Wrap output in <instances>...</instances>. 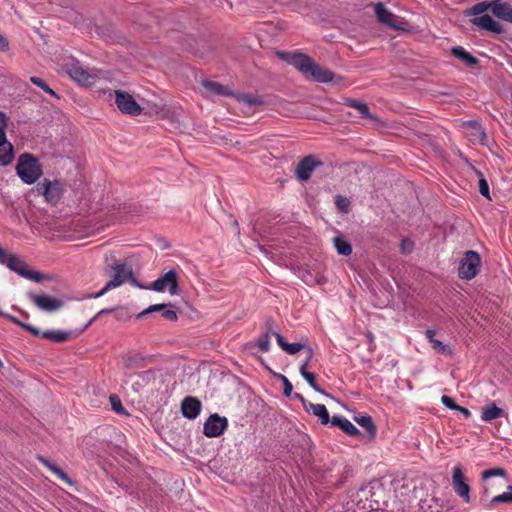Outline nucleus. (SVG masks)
<instances>
[{
  "mask_svg": "<svg viewBox=\"0 0 512 512\" xmlns=\"http://www.w3.org/2000/svg\"><path fill=\"white\" fill-rule=\"evenodd\" d=\"M277 55L280 59L294 66L303 75L316 82L328 83L334 78V73L332 71L323 69L306 54L299 52H278Z\"/></svg>",
  "mask_w": 512,
  "mask_h": 512,
  "instance_id": "1",
  "label": "nucleus"
},
{
  "mask_svg": "<svg viewBox=\"0 0 512 512\" xmlns=\"http://www.w3.org/2000/svg\"><path fill=\"white\" fill-rule=\"evenodd\" d=\"M15 169L19 179L26 185L38 183L43 175L39 159L28 152L19 155Z\"/></svg>",
  "mask_w": 512,
  "mask_h": 512,
  "instance_id": "2",
  "label": "nucleus"
},
{
  "mask_svg": "<svg viewBox=\"0 0 512 512\" xmlns=\"http://www.w3.org/2000/svg\"><path fill=\"white\" fill-rule=\"evenodd\" d=\"M33 192L37 196H42L48 204L57 205L64 195L65 188L64 184L59 179L51 180L44 178L36 184L33 188Z\"/></svg>",
  "mask_w": 512,
  "mask_h": 512,
  "instance_id": "3",
  "label": "nucleus"
},
{
  "mask_svg": "<svg viewBox=\"0 0 512 512\" xmlns=\"http://www.w3.org/2000/svg\"><path fill=\"white\" fill-rule=\"evenodd\" d=\"M2 265H6L11 271L17 273L21 277L26 279L39 282L43 279V275L36 271H31L28 269V265L17 255L8 254L6 252L5 257L3 258Z\"/></svg>",
  "mask_w": 512,
  "mask_h": 512,
  "instance_id": "4",
  "label": "nucleus"
},
{
  "mask_svg": "<svg viewBox=\"0 0 512 512\" xmlns=\"http://www.w3.org/2000/svg\"><path fill=\"white\" fill-rule=\"evenodd\" d=\"M150 289L156 292L168 290L169 294L172 296L180 295L181 290L176 270L172 269L162 274L151 283Z\"/></svg>",
  "mask_w": 512,
  "mask_h": 512,
  "instance_id": "5",
  "label": "nucleus"
},
{
  "mask_svg": "<svg viewBox=\"0 0 512 512\" xmlns=\"http://www.w3.org/2000/svg\"><path fill=\"white\" fill-rule=\"evenodd\" d=\"M113 275L108 281V287L117 288L126 282L137 285L136 279L133 274V269L126 263H118L111 267Z\"/></svg>",
  "mask_w": 512,
  "mask_h": 512,
  "instance_id": "6",
  "label": "nucleus"
},
{
  "mask_svg": "<svg viewBox=\"0 0 512 512\" xmlns=\"http://www.w3.org/2000/svg\"><path fill=\"white\" fill-rule=\"evenodd\" d=\"M480 265V255L476 251L466 252L465 257L460 261L458 275L461 279L470 280L477 274V267Z\"/></svg>",
  "mask_w": 512,
  "mask_h": 512,
  "instance_id": "7",
  "label": "nucleus"
},
{
  "mask_svg": "<svg viewBox=\"0 0 512 512\" xmlns=\"http://www.w3.org/2000/svg\"><path fill=\"white\" fill-rule=\"evenodd\" d=\"M115 103L117 108L124 114L137 116L141 113L142 108L132 95L125 91H115Z\"/></svg>",
  "mask_w": 512,
  "mask_h": 512,
  "instance_id": "8",
  "label": "nucleus"
},
{
  "mask_svg": "<svg viewBox=\"0 0 512 512\" xmlns=\"http://www.w3.org/2000/svg\"><path fill=\"white\" fill-rule=\"evenodd\" d=\"M67 72L75 82L82 86H92L97 79V76L85 69L79 61L69 63Z\"/></svg>",
  "mask_w": 512,
  "mask_h": 512,
  "instance_id": "9",
  "label": "nucleus"
},
{
  "mask_svg": "<svg viewBox=\"0 0 512 512\" xmlns=\"http://www.w3.org/2000/svg\"><path fill=\"white\" fill-rule=\"evenodd\" d=\"M228 427V420L219 414H211L204 423L203 433L209 438L219 437Z\"/></svg>",
  "mask_w": 512,
  "mask_h": 512,
  "instance_id": "10",
  "label": "nucleus"
},
{
  "mask_svg": "<svg viewBox=\"0 0 512 512\" xmlns=\"http://www.w3.org/2000/svg\"><path fill=\"white\" fill-rule=\"evenodd\" d=\"M487 10L491 11L495 17L512 23V5L510 3L502 0L482 2V13Z\"/></svg>",
  "mask_w": 512,
  "mask_h": 512,
  "instance_id": "11",
  "label": "nucleus"
},
{
  "mask_svg": "<svg viewBox=\"0 0 512 512\" xmlns=\"http://www.w3.org/2000/svg\"><path fill=\"white\" fill-rule=\"evenodd\" d=\"M25 326H28L32 330H27L32 335L37 337H42L44 339L50 340L54 343H63L70 340L73 337V333L71 331H62V330H46L40 331L38 328L32 326L31 324L25 323Z\"/></svg>",
  "mask_w": 512,
  "mask_h": 512,
  "instance_id": "12",
  "label": "nucleus"
},
{
  "mask_svg": "<svg viewBox=\"0 0 512 512\" xmlns=\"http://www.w3.org/2000/svg\"><path fill=\"white\" fill-rule=\"evenodd\" d=\"M28 297L39 309L46 312L56 311L64 305L62 300L45 294L28 293Z\"/></svg>",
  "mask_w": 512,
  "mask_h": 512,
  "instance_id": "13",
  "label": "nucleus"
},
{
  "mask_svg": "<svg viewBox=\"0 0 512 512\" xmlns=\"http://www.w3.org/2000/svg\"><path fill=\"white\" fill-rule=\"evenodd\" d=\"M452 485L455 493L463 499L464 502H470V486L464 480L461 467L453 468Z\"/></svg>",
  "mask_w": 512,
  "mask_h": 512,
  "instance_id": "14",
  "label": "nucleus"
},
{
  "mask_svg": "<svg viewBox=\"0 0 512 512\" xmlns=\"http://www.w3.org/2000/svg\"><path fill=\"white\" fill-rule=\"evenodd\" d=\"M321 165L322 163L318 161L314 156H306L297 165L296 176L302 181H307L310 179L315 168Z\"/></svg>",
  "mask_w": 512,
  "mask_h": 512,
  "instance_id": "15",
  "label": "nucleus"
},
{
  "mask_svg": "<svg viewBox=\"0 0 512 512\" xmlns=\"http://www.w3.org/2000/svg\"><path fill=\"white\" fill-rule=\"evenodd\" d=\"M201 408L202 404L200 400L193 396H187L181 402L182 415L189 420L197 418L201 412Z\"/></svg>",
  "mask_w": 512,
  "mask_h": 512,
  "instance_id": "16",
  "label": "nucleus"
},
{
  "mask_svg": "<svg viewBox=\"0 0 512 512\" xmlns=\"http://www.w3.org/2000/svg\"><path fill=\"white\" fill-rule=\"evenodd\" d=\"M14 156L13 144L7 140L6 134L0 133V167L11 164Z\"/></svg>",
  "mask_w": 512,
  "mask_h": 512,
  "instance_id": "17",
  "label": "nucleus"
},
{
  "mask_svg": "<svg viewBox=\"0 0 512 512\" xmlns=\"http://www.w3.org/2000/svg\"><path fill=\"white\" fill-rule=\"evenodd\" d=\"M271 328L269 331H266L265 333H262L259 338L256 341L248 342L245 345V349L250 351L251 353H254L255 349L258 348L262 352H268L270 350L271 344H270V336H271Z\"/></svg>",
  "mask_w": 512,
  "mask_h": 512,
  "instance_id": "18",
  "label": "nucleus"
},
{
  "mask_svg": "<svg viewBox=\"0 0 512 512\" xmlns=\"http://www.w3.org/2000/svg\"><path fill=\"white\" fill-rule=\"evenodd\" d=\"M375 13L379 22L386 24L389 27H397L395 23V15L389 11L383 3H377L375 5Z\"/></svg>",
  "mask_w": 512,
  "mask_h": 512,
  "instance_id": "19",
  "label": "nucleus"
},
{
  "mask_svg": "<svg viewBox=\"0 0 512 512\" xmlns=\"http://www.w3.org/2000/svg\"><path fill=\"white\" fill-rule=\"evenodd\" d=\"M305 411L317 416L322 425H327L330 422L329 412L324 404L310 403Z\"/></svg>",
  "mask_w": 512,
  "mask_h": 512,
  "instance_id": "20",
  "label": "nucleus"
},
{
  "mask_svg": "<svg viewBox=\"0 0 512 512\" xmlns=\"http://www.w3.org/2000/svg\"><path fill=\"white\" fill-rule=\"evenodd\" d=\"M149 361H151L150 356H144L140 353H135L125 356L124 365L127 369L142 368Z\"/></svg>",
  "mask_w": 512,
  "mask_h": 512,
  "instance_id": "21",
  "label": "nucleus"
},
{
  "mask_svg": "<svg viewBox=\"0 0 512 512\" xmlns=\"http://www.w3.org/2000/svg\"><path fill=\"white\" fill-rule=\"evenodd\" d=\"M37 459L40 463H42L45 467H47L54 475H56L59 479L62 481L71 484L72 481L69 478V476L57 465H55L53 462H51L49 459L42 455H38Z\"/></svg>",
  "mask_w": 512,
  "mask_h": 512,
  "instance_id": "22",
  "label": "nucleus"
},
{
  "mask_svg": "<svg viewBox=\"0 0 512 512\" xmlns=\"http://www.w3.org/2000/svg\"><path fill=\"white\" fill-rule=\"evenodd\" d=\"M300 374L301 376L306 380V382L309 384V386L316 392L328 396V393H326L316 382L315 378L316 375L313 372L307 371V362H303L300 366Z\"/></svg>",
  "mask_w": 512,
  "mask_h": 512,
  "instance_id": "23",
  "label": "nucleus"
},
{
  "mask_svg": "<svg viewBox=\"0 0 512 512\" xmlns=\"http://www.w3.org/2000/svg\"><path fill=\"white\" fill-rule=\"evenodd\" d=\"M451 54L467 66H473L478 63V59L461 46L452 47Z\"/></svg>",
  "mask_w": 512,
  "mask_h": 512,
  "instance_id": "24",
  "label": "nucleus"
},
{
  "mask_svg": "<svg viewBox=\"0 0 512 512\" xmlns=\"http://www.w3.org/2000/svg\"><path fill=\"white\" fill-rule=\"evenodd\" d=\"M506 476H507V472L504 468H501V467L490 468V469H486L482 472V481H484L485 483L488 484V481L490 478L500 477L501 481L498 485V488H502L506 482Z\"/></svg>",
  "mask_w": 512,
  "mask_h": 512,
  "instance_id": "25",
  "label": "nucleus"
},
{
  "mask_svg": "<svg viewBox=\"0 0 512 512\" xmlns=\"http://www.w3.org/2000/svg\"><path fill=\"white\" fill-rule=\"evenodd\" d=\"M355 422L363 427L370 436L374 437L376 434V426L374 421L370 415L367 414H359L354 417Z\"/></svg>",
  "mask_w": 512,
  "mask_h": 512,
  "instance_id": "26",
  "label": "nucleus"
},
{
  "mask_svg": "<svg viewBox=\"0 0 512 512\" xmlns=\"http://www.w3.org/2000/svg\"><path fill=\"white\" fill-rule=\"evenodd\" d=\"M346 104L349 107L355 108L362 118L376 119L375 116L370 113L369 107L366 103L356 99H348Z\"/></svg>",
  "mask_w": 512,
  "mask_h": 512,
  "instance_id": "27",
  "label": "nucleus"
},
{
  "mask_svg": "<svg viewBox=\"0 0 512 512\" xmlns=\"http://www.w3.org/2000/svg\"><path fill=\"white\" fill-rule=\"evenodd\" d=\"M503 414L504 411L502 408L497 407L495 403H490L482 410V420L492 421L501 417Z\"/></svg>",
  "mask_w": 512,
  "mask_h": 512,
  "instance_id": "28",
  "label": "nucleus"
},
{
  "mask_svg": "<svg viewBox=\"0 0 512 512\" xmlns=\"http://www.w3.org/2000/svg\"><path fill=\"white\" fill-rule=\"evenodd\" d=\"M482 30H487L496 34L503 32V27L500 22L494 20L488 14L482 15Z\"/></svg>",
  "mask_w": 512,
  "mask_h": 512,
  "instance_id": "29",
  "label": "nucleus"
},
{
  "mask_svg": "<svg viewBox=\"0 0 512 512\" xmlns=\"http://www.w3.org/2000/svg\"><path fill=\"white\" fill-rule=\"evenodd\" d=\"M334 247L339 255L350 256L352 253V245L341 237L333 239Z\"/></svg>",
  "mask_w": 512,
  "mask_h": 512,
  "instance_id": "30",
  "label": "nucleus"
},
{
  "mask_svg": "<svg viewBox=\"0 0 512 512\" xmlns=\"http://www.w3.org/2000/svg\"><path fill=\"white\" fill-rule=\"evenodd\" d=\"M203 86L215 95L226 96L230 94L228 87L214 81H204Z\"/></svg>",
  "mask_w": 512,
  "mask_h": 512,
  "instance_id": "31",
  "label": "nucleus"
},
{
  "mask_svg": "<svg viewBox=\"0 0 512 512\" xmlns=\"http://www.w3.org/2000/svg\"><path fill=\"white\" fill-rule=\"evenodd\" d=\"M499 503H512V485L507 486V491L494 496L490 501V506L494 507Z\"/></svg>",
  "mask_w": 512,
  "mask_h": 512,
  "instance_id": "32",
  "label": "nucleus"
},
{
  "mask_svg": "<svg viewBox=\"0 0 512 512\" xmlns=\"http://www.w3.org/2000/svg\"><path fill=\"white\" fill-rule=\"evenodd\" d=\"M30 81L38 86L39 88H41L45 93L59 99V95L52 89L48 86V84L40 77H37V76H32L30 77Z\"/></svg>",
  "mask_w": 512,
  "mask_h": 512,
  "instance_id": "33",
  "label": "nucleus"
},
{
  "mask_svg": "<svg viewBox=\"0 0 512 512\" xmlns=\"http://www.w3.org/2000/svg\"><path fill=\"white\" fill-rule=\"evenodd\" d=\"M238 101L249 107L260 105L263 103V100L259 96L252 94H241L238 96Z\"/></svg>",
  "mask_w": 512,
  "mask_h": 512,
  "instance_id": "34",
  "label": "nucleus"
},
{
  "mask_svg": "<svg viewBox=\"0 0 512 512\" xmlns=\"http://www.w3.org/2000/svg\"><path fill=\"white\" fill-rule=\"evenodd\" d=\"M109 399H110V403H111L112 409L116 413L121 414V415H127L128 414L126 409L122 405V402H121L120 398L117 395L112 394V395H110Z\"/></svg>",
  "mask_w": 512,
  "mask_h": 512,
  "instance_id": "35",
  "label": "nucleus"
},
{
  "mask_svg": "<svg viewBox=\"0 0 512 512\" xmlns=\"http://www.w3.org/2000/svg\"><path fill=\"white\" fill-rule=\"evenodd\" d=\"M340 429L349 436H357L360 434L357 427L347 418L342 422Z\"/></svg>",
  "mask_w": 512,
  "mask_h": 512,
  "instance_id": "36",
  "label": "nucleus"
},
{
  "mask_svg": "<svg viewBox=\"0 0 512 512\" xmlns=\"http://www.w3.org/2000/svg\"><path fill=\"white\" fill-rule=\"evenodd\" d=\"M172 304L171 303H165V309L161 310V316L165 320L175 322L178 319L177 312L173 309H171Z\"/></svg>",
  "mask_w": 512,
  "mask_h": 512,
  "instance_id": "37",
  "label": "nucleus"
},
{
  "mask_svg": "<svg viewBox=\"0 0 512 512\" xmlns=\"http://www.w3.org/2000/svg\"><path fill=\"white\" fill-rule=\"evenodd\" d=\"M164 309H165V303L153 304V305H150L149 307H147L146 309H144L142 312L138 313L136 318L140 319V318H142L146 315H149L151 313L161 312V310H164Z\"/></svg>",
  "mask_w": 512,
  "mask_h": 512,
  "instance_id": "38",
  "label": "nucleus"
},
{
  "mask_svg": "<svg viewBox=\"0 0 512 512\" xmlns=\"http://www.w3.org/2000/svg\"><path fill=\"white\" fill-rule=\"evenodd\" d=\"M431 345H432L433 349H435L436 351H438L439 353H442L444 355H450L452 352L451 348L448 345L443 344L438 339H431Z\"/></svg>",
  "mask_w": 512,
  "mask_h": 512,
  "instance_id": "39",
  "label": "nucleus"
},
{
  "mask_svg": "<svg viewBox=\"0 0 512 512\" xmlns=\"http://www.w3.org/2000/svg\"><path fill=\"white\" fill-rule=\"evenodd\" d=\"M468 15H473L474 18L471 19V22L480 27V2L475 3L469 10Z\"/></svg>",
  "mask_w": 512,
  "mask_h": 512,
  "instance_id": "40",
  "label": "nucleus"
},
{
  "mask_svg": "<svg viewBox=\"0 0 512 512\" xmlns=\"http://www.w3.org/2000/svg\"><path fill=\"white\" fill-rule=\"evenodd\" d=\"M306 347H307L306 344H302L299 342L288 343L286 345V349H284V351L289 355H295L296 353H298L302 349H305Z\"/></svg>",
  "mask_w": 512,
  "mask_h": 512,
  "instance_id": "41",
  "label": "nucleus"
},
{
  "mask_svg": "<svg viewBox=\"0 0 512 512\" xmlns=\"http://www.w3.org/2000/svg\"><path fill=\"white\" fill-rule=\"evenodd\" d=\"M278 378L283 383V395L286 396V397H290L291 393L293 391L292 383L289 381V379L286 376H284L282 374H279Z\"/></svg>",
  "mask_w": 512,
  "mask_h": 512,
  "instance_id": "42",
  "label": "nucleus"
},
{
  "mask_svg": "<svg viewBox=\"0 0 512 512\" xmlns=\"http://www.w3.org/2000/svg\"><path fill=\"white\" fill-rule=\"evenodd\" d=\"M0 316L4 317L5 319L11 321L13 324L23 328L24 330H32L31 328H29L28 326H25V323L20 321L18 318H16L15 316L11 315V314H8V313H5L3 311L0 310Z\"/></svg>",
  "mask_w": 512,
  "mask_h": 512,
  "instance_id": "43",
  "label": "nucleus"
},
{
  "mask_svg": "<svg viewBox=\"0 0 512 512\" xmlns=\"http://www.w3.org/2000/svg\"><path fill=\"white\" fill-rule=\"evenodd\" d=\"M335 204H336L337 208L339 209V211H341V212L348 211L349 202L345 197H343L341 195H337L335 197Z\"/></svg>",
  "mask_w": 512,
  "mask_h": 512,
  "instance_id": "44",
  "label": "nucleus"
},
{
  "mask_svg": "<svg viewBox=\"0 0 512 512\" xmlns=\"http://www.w3.org/2000/svg\"><path fill=\"white\" fill-rule=\"evenodd\" d=\"M136 375L146 384L155 379V373L153 370L137 372Z\"/></svg>",
  "mask_w": 512,
  "mask_h": 512,
  "instance_id": "45",
  "label": "nucleus"
},
{
  "mask_svg": "<svg viewBox=\"0 0 512 512\" xmlns=\"http://www.w3.org/2000/svg\"><path fill=\"white\" fill-rule=\"evenodd\" d=\"M441 401H442L443 405L445 407H447L448 409L455 410V411L460 409V406H458L455 403L454 399L449 396H446V395L442 396Z\"/></svg>",
  "mask_w": 512,
  "mask_h": 512,
  "instance_id": "46",
  "label": "nucleus"
},
{
  "mask_svg": "<svg viewBox=\"0 0 512 512\" xmlns=\"http://www.w3.org/2000/svg\"><path fill=\"white\" fill-rule=\"evenodd\" d=\"M272 335L275 336V339L277 341V344L281 347V349L284 351L286 349V345L288 342L285 340L284 336L276 331H271Z\"/></svg>",
  "mask_w": 512,
  "mask_h": 512,
  "instance_id": "47",
  "label": "nucleus"
},
{
  "mask_svg": "<svg viewBox=\"0 0 512 512\" xmlns=\"http://www.w3.org/2000/svg\"><path fill=\"white\" fill-rule=\"evenodd\" d=\"M413 249V243L408 240V239H404L401 241V251L403 253H410Z\"/></svg>",
  "mask_w": 512,
  "mask_h": 512,
  "instance_id": "48",
  "label": "nucleus"
},
{
  "mask_svg": "<svg viewBox=\"0 0 512 512\" xmlns=\"http://www.w3.org/2000/svg\"><path fill=\"white\" fill-rule=\"evenodd\" d=\"M290 398L294 399V400H299L302 404H303V407L304 409L307 408V406L310 404V402H308L303 395H301L300 393H291V396Z\"/></svg>",
  "mask_w": 512,
  "mask_h": 512,
  "instance_id": "49",
  "label": "nucleus"
},
{
  "mask_svg": "<svg viewBox=\"0 0 512 512\" xmlns=\"http://www.w3.org/2000/svg\"><path fill=\"white\" fill-rule=\"evenodd\" d=\"M7 116L4 112L0 111V133L6 134Z\"/></svg>",
  "mask_w": 512,
  "mask_h": 512,
  "instance_id": "50",
  "label": "nucleus"
},
{
  "mask_svg": "<svg viewBox=\"0 0 512 512\" xmlns=\"http://www.w3.org/2000/svg\"><path fill=\"white\" fill-rule=\"evenodd\" d=\"M346 417L342 416V415H334L331 419H330V422L332 426H337V427H341V424L342 422L345 420Z\"/></svg>",
  "mask_w": 512,
  "mask_h": 512,
  "instance_id": "51",
  "label": "nucleus"
},
{
  "mask_svg": "<svg viewBox=\"0 0 512 512\" xmlns=\"http://www.w3.org/2000/svg\"><path fill=\"white\" fill-rule=\"evenodd\" d=\"M113 289L112 287H108V282L105 284V286L100 290L98 291L97 293H94L92 295H90V298H100L101 296H103L105 293H107L109 290Z\"/></svg>",
  "mask_w": 512,
  "mask_h": 512,
  "instance_id": "52",
  "label": "nucleus"
},
{
  "mask_svg": "<svg viewBox=\"0 0 512 512\" xmlns=\"http://www.w3.org/2000/svg\"><path fill=\"white\" fill-rule=\"evenodd\" d=\"M482 196L491 200L490 193H489V185H488V182L484 178H482Z\"/></svg>",
  "mask_w": 512,
  "mask_h": 512,
  "instance_id": "53",
  "label": "nucleus"
},
{
  "mask_svg": "<svg viewBox=\"0 0 512 512\" xmlns=\"http://www.w3.org/2000/svg\"><path fill=\"white\" fill-rule=\"evenodd\" d=\"M9 48V42L6 37L0 33V51H6Z\"/></svg>",
  "mask_w": 512,
  "mask_h": 512,
  "instance_id": "54",
  "label": "nucleus"
},
{
  "mask_svg": "<svg viewBox=\"0 0 512 512\" xmlns=\"http://www.w3.org/2000/svg\"><path fill=\"white\" fill-rule=\"evenodd\" d=\"M305 350L307 351V357H305V361L304 362H307V366L310 364V361L314 355V351L312 349L311 346L307 345V347L305 348Z\"/></svg>",
  "mask_w": 512,
  "mask_h": 512,
  "instance_id": "55",
  "label": "nucleus"
},
{
  "mask_svg": "<svg viewBox=\"0 0 512 512\" xmlns=\"http://www.w3.org/2000/svg\"><path fill=\"white\" fill-rule=\"evenodd\" d=\"M110 312H112V309H102L101 311H99V312H98V314H97V315H95V316H94V317H93V318H92V319L87 323V325L85 326V328H86V327H88L89 325H91V323H92V322H93V321L98 317V315H100V314H104V313H110Z\"/></svg>",
  "mask_w": 512,
  "mask_h": 512,
  "instance_id": "56",
  "label": "nucleus"
},
{
  "mask_svg": "<svg viewBox=\"0 0 512 512\" xmlns=\"http://www.w3.org/2000/svg\"><path fill=\"white\" fill-rule=\"evenodd\" d=\"M425 334L430 343H431V339H435L434 338V335H435L434 330L428 329Z\"/></svg>",
  "mask_w": 512,
  "mask_h": 512,
  "instance_id": "57",
  "label": "nucleus"
},
{
  "mask_svg": "<svg viewBox=\"0 0 512 512\" xmlns=\"http://www.w3.org/2000/svg\"><path fill=\"white\" fill-rule=\"evenodd\" d=\"M12 309H14V310H18V311H19L22 315H24L26 318H28V317H29V315H28L26 312H24V311L20 310L16 305H13V306H12Z\"/></svg>",
  "mask_w": 512,
  "mask_h": 512,
  "instance_id": "58",
  "label": "nucleus"
},
{
  "mask_svg": "<svg viewBox=\"0 0 512 512\" xmlns=\"http://www.w3.org/2000/svg\"><path fill=\"white\" fill-rule=\"evenodd\" d=\"M457 411H461L466 416H468L470 414L469 410L464 407H460V409H458Z\"/></svg>",
  "mask_w": 512,
  "mask_h": 512,
  "instance_id": "59",
  "label": "nucleus"
},
{
  "mask_svg": "<svg viewBox=\"0 0 512 512\" xmlns=\"http://www.w3.org/2000/svg\"><path fill=\"white\" fill-rule=\"evenodd\" d=\"M476 122L474 121H467V122H464L463 125H467V126H471L472 124H475Z\"/></svg>",
  "mask_w": 512,
  "mask_h": 512,
  "instance_id": "60",
  "label": "nucleus"
},
{
  "mask_svg": "<svg viewBox=\"0 0 512 512\" xmlns=\"http://www.w3.org/2000/svg\"><path fill=\"white\" fill-rule=\"evenodd\" d=\"M484 493L485 494H489L490 493L489 488L487 486L484 487Z\"/></svg>",
  "mask_w": 512,
  "mask_h": 512,
  "instance_id": "61",
  "label": "nucleus"
},
{
  "mask_svg": "<svg viewBox=\"0 0 512 512\" xmlns=\"http://www.w3.org/2000/svg\"><path fill=\"white\" fill-rule=\"evenodd\" d=\"M301 277H302V279L304 280V282H308V279H307V278H305V276H304V275H302Z\"/></svg>",
  "mask_w": 512,
  "mask_h": 512,
  "instance_id": "62",
  "label": "nucleus"
},
{
  "mask_svg": "<svg viewBox=\"0 0 512 512\" xmlns=\"http://www.w3.org/2000/svg\"><path fill=\"white\" fill-rule=\"evenodd\" d=\"M267 324H273V321H272L271 319H269V320L267 321Z\"/></svg>",
  "mask_w": 512,
  "mask_h": 512,
  "instance_id": "63",
  "label": "nucleus"
},
{
  "mask_svg": "<svg viewBox=\"0 0 512 512\" xmlns=\"http://www.w3.org/2000/svg\"><path fill=\"white\" fill-rule=\"evenodd\" d=\"M304 276H305V278L308 279V277H311V274L307 273V275H304Z\"/></svg>",
  "mask_w": 512,
  "mask_h": 512,
  "instance_id": "64",
  "label": "nucleus"
}]
</instances>
